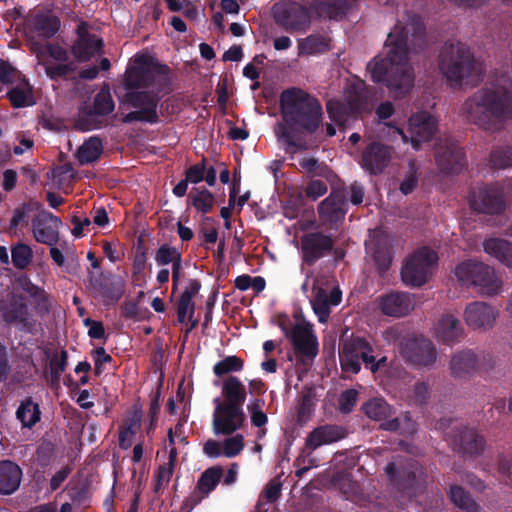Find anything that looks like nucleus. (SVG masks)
<instances>
[{
    "mask_svg": "<svg viewBox=\"0 0 512 512\" xmlns=\"http://www.w3.org/2000/svg\"><path fill=\"white\" fill-rule=\"evenodd\" d=\"M415 307L413 295L405 292H392L379 298V308L387 316L402 317Z\"/></svg>",
    "mask_w": 512,
    "mask_h": 512,
    "instance_id": "nucleus-19",
    "label": "nucleus"
},
{
    "mask_svg": "<svg viewBox=\"0 0 512 512\" xmlns=\"http://www.w3.org/2000/svg\"><path fill=\"white\" fill-rule=\"evenodd\" d=\"M93 222L99 227H106L109 223V218L106 210L103 207L95 209Z\"/></svg>",
    "mask_w": 512,
    "mask_h": 512,
    "instance_id": "nucleus-64",
    "label": "nucleus"
},
{
    "mask_svg": "<svg viewBox=\"0 0 512 512\" xmlns=\"http://www.w3.org/2000/svg\"><path fill=\"white\" fill-rule=\"evenodd\" d=\"M371 353L372 348L365 340L346 339L340 355L342 369L356 374L360 371V360H362L367 366L370 365V370L375 373L385 364L386 357H381L375 362V357Z\"/></svg>",
    "mask_w": 512,
    "mask_h": 512,
    "instance_id": "nucleus-8",
    "label": "nucleus"
},
{
    "mask_svg": "<svg viewBox=\"0 0 512 512\" xmlns=\"http://www.w3.org/2000/svg\"><path fill=\"white\" fill-rule=\"evenodd\" d=\"M357 391L347 390L343 392L339 399L340 409L344 413H348L352 410L357 401Z\"/></svg>",
    "mask_w": 512,
    "mask_h": 512,
    "instance_id": "nucleus-55",
    "label": "nucleus"
},
{
    "mask_svg": "<svg viewBox=\"0 0 512 512\" xmlns=\"http://www.w3.org/2000/svg\"><path fill=\"white\" fill-rule=\"evenodd\" d=\"M463 329L460 326L459 320L454 316H444L438 323L437 335L443 341L450 343L460 337Z\"/></svg>",
    "mask_w": 512,
    "mask_h": 512,
    "instance_id": "nucleus-37",
    "label": "nucleus"
},
{
    "mask_svg": "<svg viewBox=\"0 0 512 512\" xmlns=\"http://www.w3.org/2000/svg\"><path fill=\"white\" fill-rule=\"evenodd\" d=\"M168 80V68L146 56H137L125 73V83L130 88L160 90Z\"/></svg>",
    "mask_w": 512,
    "mask_h": 512,
    "instance_id": "nucleus-5",
    "label": "nucleus"
},
{
    "mask_svg": "<svg viewBox=\"0 0 512 512\" xmlns=\"http://www.w3.org/2000/svg\"><path fill=\"white\" fill-rule=\"evenodd\" d=\"M341 299L342 293L331 277L323 276L314 281L311 305L319 322L328 320L331 308L339 305Z\"/></svg>",
    "mask_w": 512,
    "mask_h": 512,
    "instance_id": "nucleus-11",
    "label": "nucleus"
},
{
    "mask_svg": "<svg viewBox=\"0 0 512 512\" xmlns=\"http://www.w3.org/2000/svg\"><path fill=\"white\" fill-rule=\"evenodd\" d=\"M450 499L460 509L467 512H478L479 505L460 486L454 485L450 488Z\"/></svg>",
    "mask_w": 512,
    "mask_h": 512,
    "instance_id": "nucleus-44",
    "label": "nucleus"
},
{
    "mask_svg": "<svg viewBox=\"0 0 512 512\" xmlns=\"http://www.w3.org/2000/svg\"><path fill=\"white\" fill-rule=\"evenodd\" d=\"M498 315V310L493 306L476 301L466 306L463 319L470 328L486 331L495 325Z\"/></svg>",
    "mask_w": 512,
    "mask_h": 512,
    "instance_id": "nucleus-15",
    "label": "nucleus"
},
{
    "mask_svg": "<svg viewBox=\"0 0 512 512\" xmlns=\"http://www.w3.org/2000/svg\"><path fill=\"white\" fill-rule=\"evenodd\" d=\"M0 316L3 321L15 327H29V312L21 295L10 294L0 304Z\"/></svg>",
    "mask_w": 512,
    "mask_h": 512,
    "instance_id": "nucleus-17",
    "label": "nucleus"
},
{
    "mask_svg": "<svg viewBox=\"0 0 512 512\" xmlns=\"http://www.w3.org/2000/svg\"><path fill=\"white\" fill-rule=\"evenodd\" d=\"M28 292L39 302H43L45 304L50 302L49 295L43 289L35 285H30Z\"/></svg>",
    "mask_w": 512,
    "mask_h": 512,
    "instance_id": "nucleus-63",
    "label": "nucleus"
},
{
    "mask_svg": "<svg viewBox=\"0 0 512 512\" xmlns=\"http://www.w3.org/2000/svg\"><path fill=\"white\" fill-rule=\"evenodd\" d=\"M221 394L223 403L231 407L243 408L247 398L245 385L235 376H230L223 381Z\"/></svg>",
    "mask_w": 512,
    "mask_h": 512,
    "instance_id": "nucleus-26",
    "label": "nucleus"
},
{
    "mask_svg": "<svg viewBox=\"0 0 512 512\" xmlns=\"http://www.w3.org/2000/svg\"><path fill=\"white\" fill-rule=\"evenodd\" d=\"M284 120L294 129L314 132L321 122L322 109L319 102L305 92L292 89L281 95Z\"/></svg>",
    "mask_w": 512,
    "mask_h": 512,
    "instance_id": "nucleus-3",
    "label": "nucleus"
},
{
    "mask_svg": "<svg viewBox=\"0 0 512 512\" xmlns=\"http://www.w3.org/2000/svg\"><path fill=\"white\" fill-rule=\"evenodd\" d=\"M478 200L474 199L472 205L476 210L485 213H498L504 207L502 194L497 187H489L480 190Z\"/></svg>",
    "mask_w": 512,
    "mask_h": 512,
    "instance_id": "nucleus-27",
    "label": "nucleus"
},
{
    "mask_svg": "<svg viewBox=\"0 0 512 512\" xmlns=\"http://www.w3.org/2000/svg\"><path fill=\"white\" fill-rule=\"evenodd\" d=\"M311 8L314 17L330 19H337L346 11V5L339 0H316Z\"/></svg>",
    "mask_w": 512,
    "mask_h": 512,
    "instance_id": "nucleus-34",
    "label": "nucleus"
},
{
    "mask_svg": "<svg viewBox=\"0 0 512 512\" xmlns=\"http://www.w3.org/2000/svg\"><path fill=\"white\" fill-rule=\"evenodd\" d=\"M401 353L408 360L422 366H429L436 359L434 347L428 340L410 339L402 347Z\"/></svg>",
    "mask_w": 512,
    "mask_h": 512,
    "instance_id": "nucleus-21",
    "label": "nucleus"
},
{
    "mask_svg": "<svg viewBox=\"0 0 512 512\" xmlns=\"http://www.w3.org/2000/svg\"><path fill=\"white\" fill-rule=\"evenodd\" d=\"M22 477L21 469L11 461L0 462V494L9 495L16 491Z\"/></svg>",
    "mask_w": 512,
    "mask_h": 512,
    "instance_id": "nucleus-28",
    "label": "nucleus"
},
{
    "mask_svg": "<svg viewBox=\"0 0 512 512\" xmlns=\"http://www.w3.org/2000/svg\"><path fill=\"white\" fill-rule=\"evenodd\" d=\"M223 474L219 466H214L205 470L198 481V488L203 494L210 493L218 484Z\"/></svg>",
    "mask_w": 512,
    "mask_h": 512,
    "instance_id": "nucleus-47",
    "label": "nucleus"
},
{
    "mask_svg": "<svg viewBox=\"0 0 512 512\" xmlns=\"http://www.w3.org/2000/svg\"><path fill=\"white\" fill-rule=\"evenodd\" d=\"M93 358L95 362V369L97 373H100L101 366L111 361V356L108 355L104 348L99 347L93 352Z\"/></svg>",
    "mask_w": 512,
    "mask_h": 512,
    "instance_id": "nucleus-59",
    "label": "nucleus"
},
{
    "mask_svg": "<svg viewBox=\"0 0 512 512\" xmlns=\"http://www.w3.org/2000/svg\"><path fill=\"white\" fill-rule=\"evenodd\" d=\"M360 99V95L356 93L353 97L347 99V103H341L338 100H329L326 106L330 119L337 125L344 127L350 114L359 110Z\"/></svg>",
    "mask_w": 512,
    "mask_h": 512,
    "instance_id": "nucleus-25",
    "label": "nucleus"
},
{
    "mask_svg": "<svg viewBox=\"0 0 512 512\" xmlns=\"http://www.w3.org/2000/svg\"><path fill=\"white\" fill-rule=\"evenodd\" d=\"M114 110V102L111 97L110 91L103 88L95 96L94 99V113L98 115H106Z\"/></svg>",
    "mask_w": 512,
    "mask_h": 512,
    "instance_id": "nucleus-51",
    "label": "nucleus"
},
{
    "mask_svg": "<svg viewBox=\"0 0 512 512\" xmlns=\"http://www.w3.org/2000/svg\"><path fill=\"white\" fill-rule=\"evenodd\" d=\"M391 160V151L380 143H372L365 149L360 165L370 174H380Z\"/></svg>",
    "mask_w": 512,
    "mask_h": 512,
    "instance_id": "nucleus-20",
    "label": "nucleus"
},
{
    "mask_svg": "<svg viewBox=\"0 0 512 512\" xmlns=\"http://www.w3.org/2000/svg\"><path fill=\"white\" fill-rule=\"evenodd\" d=\"M16 415L24 427H32L40 419V410L37 404L26 400L21 403Z\"/></svg>",
    "mask_w": 512,
    "mask_h": 512,
    "instance_id": "nucleus-43",
    "label": "nucleus"
},
{
    "mask_svg": "<svg viewBox=\"0 0 512 512\" xmlns=\"http://www.w3.org/2000/svg\"><path fill=\"white\" fill-rule=\"evenodd\" d=\"M409 29L396 25L385 43V57H376L368 64L375 82H384L394 98H403L413 89L414 69L409 61L407 40Z\"/></svg>",
    "mask_w": 512,
    "mask_h": 512,
    "instance_id": "nucleus-1",
    "label": "nucleus"
},
{
    "mask_svg": "<svg viewBox=\"0 0 512 512\" xmlns=\"http://www.w3.org/2000/svg\"><path fill=\"white\" fill-rule=\"evenodd\" d=\"M244 363L237 356H227L213 366V372L216 376L221 377L231 372H239L243 369Z\"/></svg>",
    "mask_w": 512,
    "mask_h": 512,
    "instance_id": "nucleus-49",
    "label": "nucleus"
},
{
    "mask_svg": "<svg viewBox=\"0 0 512 512\" xmlns=\"http://www.w3.org/2000/svg\"><path fill=\"white\" fill-rule=\"evenodd\" d=\"M280 328L291 341L297 354L315 357L318 352V341L312 325L301 315L295 314L292 321L287 319L280 322Z\"/></svg>",
    "mask_w": 512,
    "mask_h": 512,
    "instance_id": "nucleus-7",
    "label": "nucleus"
},
{
    "mask_svg": "<svg viewBox=\"0 0 512 512\" xmlns=\"http://www.w3.org/2000/svg\"><path fill=\"white\" fill-rule=\"evenodd\" d=\"M302 246L304 259L313 262L332 247V242L329 237L315 233L307 235L302 241Z\"/></svg>",
    "mask_w": 512,
    "mask_h": 512,
    "instance_id": "nucleus-30",
    "label": "nucleus"
},
{
    "mask_svg": "<svg viewBox=\"0 0 512 512\" xmlns=\"http://www.w3.org/2000/svg\"><path fill=\"white\" fill-rule=\"evenodd\" d=\"M86 323L90 325L88 334L91 338L100 339L104 336V327L100 322L87 320Z\"/></svg>",
    "mask_w": 512,
    "mask_h": 512,
    "instance_id": "nucleus-62",
    "label": "nucleus"
},
{
    "mask_svg": "<svg viewBox=\"0 0 512 512\" xmlns=\"http://www.w3.org/2000/svg\"><path fill=\"white\" fill-rule=\"evenodd\" d=\"M385 128L392 130L393 135L401 136L404 143H411L413 148L417 150L422 142L429 140L435 133L436 121L431 115L425 112L411 116L408 123L409 137L397 127H390L388 124H384L381 131Z\"/></svg>",
    "mask_w": 512,
    "mask_h": 512,
    "instance_id": "nucleus-13",
    "label": "nucleus"
},
{
    "mask_svg": "<svg viewBox=\"0 0 512 512\" xmlns=\"http://www.w3.org/2000/svg\"><path fill=\"white\" fill-rule=\"evenodd\" d=\"M141 417L138 412L132 413L127 417L121 426L119 432V445L127 449L132 444V438L140 428Z\"/></svg>",
    "mask_w": 512,
    "mask_h": 512,
    "instance_id": "nucleus-39",
    "label": "nucleus"
},
{
    "mask_svg": "<svg viewBox=\"0 0 512 512\" xmlns=\"http://www.w3.org/2000/svg\"><path fill=\"white\" fill-rule=\"evenodd\" d=\"M345 432L341 427L323 426L315 429L309 435L306 445L311 449H316L322 445L331 444L342 439Z\"/></svg>",
    "mask_w": 512,
    "mask_h": 512,
    "instance_id": "nucleus-32",
    "label": "nucleus"
},
{
    "mask_svg": "<svg viewBox=\"0 0 512 512\" xmlns=\"http://www.w3.org/2000/svg\"><path fill=\"white\" fill-rule=\"evenodd\" d=\"M146 254L144 252H137L133 260V274L140 276L146 266Z\"/></svg>",
    "mask_w": 512,
    "mask_h": 512,
    "instance_id": "nucleus-61",
    "label": "nucleus"
},
{
    "mask_svg": "<svg viewBox=\"0 0 512 512\" xmlns=\"http://www.w3.org/2000/svg\"><path fill=\"white\" fill-rule=\"evenodd\" d=\"M477 360L471 351H463L453 356L450 362V369L454 376L462 377L475 370Z\"/></svg>",
    "mask_w": 512,
    "mask_h": 512,
    "instance_id": "nucleus-36",
    "label": "nucleus"
},
{
    "mask_svg": "<svg viewBox=\"0 0 512 512\" xmlns=\"http://www.w3.org/2000/svg\"><path fill=\"white\" fill-rule=\"evenodd\" d=\"M417 179L416 171L414 169H410L400 185L401 192L405 195L411 193L417 184Z\"/></svg>",
    "mask_w": 512,
    "mask_h": 512,
    "instance_id": "nucleus-58",
    "label": "nucleus"
},
{
    "mask_svg": "<svg viewBox=\"0 0 512 512\" xmlns=\"http://www.w3.org/2000/svg\"><path fill=\"white\" fill-rule=\"evenodd\" d=\"M32 211L31 205H21L17 207L10 221V230H16L20 225L27 224L29 214Z\"/></svg>",
    "mask_w": 512,
    "mask_h": 512,
    "instance_id": "nucleus-54",
    "label": "nucleus"
},
{
    "mask_svg": "<svg viewBox=\"0 0 512 512\" xmlns=\"http://www.w3.org/2000/svg\"><path fill=\"white\" fill-rule=\"evenodd\" d=\"M470 121L486 124L493 118L512 113V82L501 77L475 93L462 106Z\"/></svg>",
    "mask_w": 512,
    "mask_h": 512,
    "instance_id": "nucleus-2",
    "label": "nucleus"
},
{
    "mask_svg": "<svg viewBox=\"0 0 512 512\" xmlns=\"http://www.w3.org/2000/svg\"><path fill=\"white\" fill-rule=\"evenodd\" d=\"M367 254L372 256L380 270H386L391 262L390 244L386 234L376 230L366 241Z\"/></svg>",
    "mask_w": 512,
    "mask_h": 512,
    "instance_id": "nucleus-22",
    "label": "nucleus"
},
{
    "mask_svg": "<svg viewBox=\"0 0 512 512\" xmlns=\"http://www.w3.org/2000/svg\"><path fill=\"white\" fill-rule=\"evenodd\" d=\"M32 50L37 56L38 64L44 66L45 72L50 78H55L74 69V67L64 63L67 54L60 46L33 43Z\"/></svg>",
    "mask_w": 512,
    "mask_h": 512,
    "instance_id": "nucleus-14",
    "label": "nucleus"
},
{
    "mask_svg": "<svg viewBox=\"0 0 512 512\" xmlns=\"http://www.w3.org/2000/svg\"><path fill=\"white\" fill-rule=\"evenodd\" d=\"M59 28V21L52 14H41L33 18L29 24V34L32 39L35 33L39 37L47 38L54 35Z\"/></svg>",
    "mask_w": 512,
    "mask_h": 512,
    "instance_id": "nucleus-33",
    "label": "nucleus"
},
{
    "mask_svg": "<svg viewBox=\"0 0 512 512\" xmlns=\"http://www.w3.org/2000/svg\"><path fill=\"white\" fill-rule=\"evenodd\" d=\"M193 206L203 213L209 212L214 205V196L206 189H196L190 195Z\"/></svg>",
    "mask_w": 512,
    "mask_h": 512,
    "instance_id": "nucleus-50",
    "label": "nucleus"
},
{
    "mask_svg": "<svg viewBox=\"0 0 512 512\" xmlns=\"http://www.w3.org/2000/svg\"><path fill=\"white\" fill-rule=\"evenodd\" d=\"M264 405V400L260 398H252L247 404L251 423L258 428L265 426L268 421L267 415L263 411Z\"/></svg>",
    "mask_w": 512,
    "mask_h": 512,
    "instance_id": "nucleus-48",
    "label": "nucleus"
},
{
    "mask_svg": "<svg viewBox=\"0 0 512 512\" xmlns=\"http://www.w3.org/2000/svg\"><path fill=\"white\" fill-rule=\"evenodd\" d=\"M11 262L16 269L24 270L33 261V250L24 242H17L11 247Z\"/></svg>",
    "mask_w": 512,
    "mask_h": 512,
    "instance_id": "nucleus-40",
    "label": "nucleus"
},
{
    "mask_svg": "<svg viewBox=\"0 0 512 512\" xmlns=\"http://www.w3.org/2000/svg\"><path fill=\"white\" fill-rule=\"evenodd\" d=\"M204 166L194 165L190 167L186 173V180L192 183H198L204 179Z\"/></svg>",
    "mask_w": 512,
    "mask_h": 512,
    "instance_id": "nucleus-60",
    "label": "nucleus"
},
{
    "mask_svg": "<svg viewBox=\"0 0 512 512\" xmlns=\"http://www.w3.org/2000/svg\"><path fill=\"white\" fill-rule=\"evenodd\" d=\"M438 68L448 81L456 84L477 76L481 71L469 47L461 42H450L443 46L438 57Z\"/></svg>",
    "mask_w": 512,
    "mask_h": 512,
    "instance_id": "nucleus-4",
    "label": "nucleus"
},
{
    "mask_svg": "<svg viewBox=\"0 0 512 512\" xmlns=\"http://www.w3.org/2000/svg\"><path fill=\"white\" fill-rule=\"evenodd\" d=\"M436 253L428 248H422L408 257L401 270L402 281L412 287H418L427 282L437 264Z\"/></svg>",
    "mask_w": 512,
    "mask_h": 512,
    "instance_id": "nucleus-9",
    "label": "nucleus"
},
{
    "mask_svg": "<svg viewBox=\"0 0 512 512\" xmlns=\"http://www.w3.org/2000/svg\"><path fill=\"white\" fill-rule=\"evenodd\" d=\"M101 153L102 143L100 139L91 137L79 147L77 158L81 164H87L97 160Z\"/></svg>",
    "mask_w": 512,
    "mask_h": 512,
    "instance_id": "nucleus-42",
    "label": "nucleus"
},
{
    "mask_svg": "<svg viewBox=\"0 0 512 512\" xmlns=\"http://www.w3.org/2000/svg\"><path fill=\"white\" fill-rule=\"evenodd\" d=\"M176 458V450L175 448H171L169 452V462L166 466L161 467L157 473V486L161 487L166 485L173 473V462Z\"/></svg>",
    "mask_w": 512,
    "mask_h": 512,
    "instance_id": "nucleus-53",
    "label": "nucleus"
},
{
    "mask_svg": "<svg viewBox=\"0 0 512 512\" xmlns=\"http://www.w3.org/2000/svg\"><path fill=\"white\" fill-rule=\"evenodd\" d=\"M483 249L487 254L512 269V243L500 238H489L483 242Z\"/></svg>",
    "mask_w": 512,
    "mask_h": 512,
    "instance_id": "nucleus-31",
    "label": "nucleus"
},
{
    "mask_svg": "<svg viewBox=\"0 0 512 512\" xmlns=\"http://www.w3.org/2000/svg\"><path fill=\"white\" fill-rule=\"evenodd\" d=\"M363 409L365 414L375 421L386 420L392 414L391 407L382 399L370 400Z\"/></svg>",
    "mask_w": 512,
    "mask_h": 512,
    "instance_id": "nucleus-45",
    "label": "nucleus"
},
{
    "mask_svg": "<svg viewBox=\"0 0 512 512\" xmlns=\"http://www.w3.org/2000/svg\"><path fill=\"white\" fill-rule=\"evenodd\" d=\"M330 49V39L322 34H311L297 40L298 56H314Z\"/></svg>",
    "mask_w": 512,
    "mask_h": 512,
    "instance_id": "nucleus-29",
    "label": "nucleus"
},
{
    "mask_svg": "<svg viewBox=\"0 0 512 512\" xmlns=\"http://www.w3.org/2000/svg\"><path fill=\"white\" fill-rule=\"evenodd\" d=\"M458 445L465 453L477 455L484 450L485 442L474 430L466 429L460 433Z\"/></svg>",
    "mask_w": 512,
    "mask_h": 512,
    "instance_id": "nucleus-38",
    "label": "nucleus"
},
{
    "mask_svg": "<svg viewBox=\"0 0 512 512\" xmlns=\"http://www.w3.org/2000/svg\"><path fill=\"white\" fill-rule=\"evenodd\" d=\"M61 220L47 211H41L32 220V233L34 239L49 246L55 245L59 240Z\"/></svg>",
    "mask_w": 512,
    "mask_h": 512,
    "instance_id": "nucleus-16",
    "label": "nucleus"
},
{
    "mask_svg": "<svg viewBox=\"0 0 512 512\" xmlns=\"http://www.w3.org/2000/svg\"><path fill=\"white\" fill-rule=\"evenodd\" d=\"M103 41L96 35L80 31L79 39L72 48L74 57L79 62L90 60L97 54L102 53Z\"/></svg>",
    "mask_w": 512,
    "mask_h": 512,
    "instance_id": "nucleus-24",
    "label": "nucleus"
},
{
    "mask_svg": "<svg viewBox=\"0 0 512 512\" xmlns=\"http://www.w3.org/2000/svg\"><path fill=\"white\" fill-rule=\"evenodd\" d=\"M319 213L325 222H337L344 216L343 198L340 195L331 194L319 206Z\"/></svg>",
    "mask_w": 512,
    "mask_h": 512,
    "instance_id": "nucleus-35",
    "label": "nucleus"
},
{
    "mask_svg": "<svg viewBox=\"0 0 512 512\" xmlns=\"http://www.w3.org/2000/svg\"><path fill=\"white\" fill-rule=\"evenodd\" d=\"M245 447V440L242 434H235L222 441L208 439L203 444V453L209 458H234L242 453Z\"/></svg>",
    "mask_w": 512,
    "mask_h": 512,
    "instance_id": "nucleus-18",
    "label": "nucleus"
},
{
    "mask_svg": "<svg viewBox=\"0 0 512 512\" xmlns=\"http://www.w3.org/2000/svg\"><path fill=\"white\" fill-rule=\"evenodd\" d=\"M213 403L212 430L216 436L232 435L244 426L246 416L243 408L226 405L219 397Z\"/></svg>",
    "mask_w": 512,
    "mask_h": 512,
    "instance_id": "nucleus-12",
    "label": "nucleus"
},
{
    "mask_svg": "<svg viewBox=\"0 0 512 512\" xmlns=\"http://www.w3.org/2000/svg\"><path fill=\"white\" fill-rule=\"evenodd\" d=\"M20 79V73L4 61H0V80L3 83H13Z\"/></svg>",
    "mask_w": 512,
    "mask_h": 512,
    "instance_id": "nucleus-56",
    "label": "nucleus"
},
{
    "mask_svg": "<svg viewBox=\"0 0 512 512\" xmlns=\"http://www.w3.org/2000/svg\"><path fill=\"white\" fill-rule=\"evenodd\" d=\"M454 273L462 285L478 287L483 294L493 295L500 291L501 281L494 269L482 262L460 263Z\"/></svg>",
    "mask_w": 512,
    "mask_h": 512,
    "instance_id": "nucleus-6",
    "label": "nucleus"
},
{
    "mask_svg": "<svg viewBox=\"0 0 512 512\" xmlns=\"http://www.w3.org/2000/svg\"><path fill=\"white\" fill-rule=\"evenodd\" d=\"M327 192V186L324 182L315 180L309 183L306 188V195L315 200Z\"/></svg>",
    "mask_w": 512,
    "mask_h": 512,
    "instance_id": "nucleus-57",
    "label": "nucleus"
},
{
    "mask_svg": "<svg viewBox=\"0 0 512 512\" xmlns=\"http://www.w3.org/2000/svg\"><path fill=\"white\" fill-rule=\"evenodd\" d=\"M139 110L135 112V119L154 122L156 121L158 115L156 111L158 97L156 94L152 96L149 95H141L139 97Z\"/></svg>",
    "mask_w": 512,
    "mask_h": 512,
    "instance_id": "nucleus-41",
    "label": "nucleus"
},
{
    "mask_svg": "<svg viewBox=\"0 0 512 512\" xmlns=\"http://www.w3.org/2000/svg\"><path fill=\"white\" fill-rule=\"evenodd\" d=\"M201 288L200 283L197 280H190L181 294L179 303H178V320L181 323H190L187 331L192 330L197 321L193 320L194 315V302L192 301L193 297H195Z\"/></svg>",
    "mask_w": 512,
    "mask_h": 512,
    "instance_id": "nucleus-23",
    "label": "nucleus"
},
{
    "mask_svg": "<svg viewBox=\"0 0 512 512\" xmlns=\"http://www.w3.org/2000/svg\"><path fill=\"white\" fill-rule=\"evenodd\" d=\"M155 261L158 265L172 264L173 266L181 261V255L176 248L162 245L155 254Z\"/></svg>",
    "mask_w": 512,
    "mask_h": 512,
    "instance_id": "nucleus-52",
    "label": "nucleus"
},
{
    "mask_svg": "<svg viewBox=\"0 0 512 512\" xmlns=\"http://www.w3.org/2000/svg\"><path fill=\"white\" fill-rule=\"evenodd\" d=\"M272 17L277 25L289 32H305L310 28L313 12L311 5L280 2L273 6Z\"/></svg>",
    "mask_w": 512,
    "mask_h": 512,
    "instance_id": "nucleus-10",
    "label": "nucleus"
},
{
    "mask_svg": "<svg viewBox=\"0 0 512 512\" xmlns=\"http://www.w3.org/2000/svg\"><path fill=\"white\" fill-rule=\"evenodd\" d=\"M9 98L12 105L15 107L31 106L35 103L31 87L28 83H22L21 85L13 88L9 92Z\"/></svg>",
    "mask_w": 512,
    "mask_h": 512,
    "instance_id": "nucleus-46",
    "label": "nucleus"
}]
</instances>
